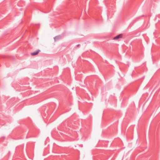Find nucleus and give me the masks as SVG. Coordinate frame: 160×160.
Segmentation results:
<instances>
[{
    "label": "nucleus",
    "instance_id": "obj_1",
    "mask_svg": "<svg viewBox=\"0 0 160 160\" xmlns=\"http://www.w3.org/2000/svg\"><path fill=\"white\" fill-rule=\"evenodd\" d=\"M62 38V37L61 35L57 36L54 37V39L55 42L59 40V39Z\"/></svg>",
    "mask_w": 160,
    "mask_h": 160
},
{
    "label": "nucleus",
    "instance_id": "obj_2",
    "mask_svg": "<svg viewBox=\"0 0 160 160\" xmlns=\"http://www.w3.org/2000/svg\"><path fill=\"white\" fill-rule=\"evenodd\" d=\"M122 34H120L115 37L113 39L114 40H118L119 38H122Z\"/></svg>",
    "mask_w": 160,
    "mask_h": 160
},
{
    "label": "nucleus",
    "instance_id": "obj_3",
    "mask_svg": "<svg viewBox=\"0 0 160 160\" xmlns=\"http://www.w3.org/2000/svg\"><path fill=\"white\" fill-rule=\"evenodd\" d=\"M40 51L39 50H38L35 52H34L31 53V55L32 56H35L37 55Z\"/></svg>",
    "mask_w": 160,
    "mask_h": 160
},
{
    "label": "nucleus",
    "instance_id": "obj_4",
    "mask_svg": "<svg viewBox=\"0 0 160 160\" xmlns=\"http://www.w3.org/2000/svg\"><path fill=\"white\" fill-rule=\"evenodd\" d=\"M80 45V44H78L77 45V47H78Z\"/></svg>",
    "mask_w": 160,
    "mask_h": 160
}]
</instances>
